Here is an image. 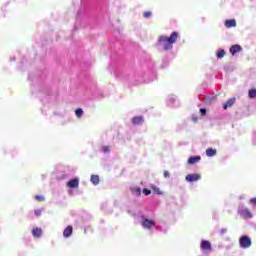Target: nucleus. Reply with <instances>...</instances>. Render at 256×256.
<instances>
[{
  "label": "nucleus",
  "instance_id": "14",
  "mask_svg": "<svg viewBox=\"0 0 256 256\" xmlns=\"http://www.w3.org/2000/svg\"><path fill=\"white\" fill-rule=\"evenodd\" d=\"M32 235L33 237H41V235H43V230H41V228H34L32 230Z\"/></svg>",
  "mask_w": 256,
  "mask_h": 256
},
{
  "label": "nucleus",
  "instance_id": "4",
  "mask_svg": "<svg viewBox=\"0 0 256 256\" xmlns=\"http://www.w3.org/2000/svg\"><path fill=\"white\" fill-rule=\"evenodd\" d=\"M199 179H201L200 174H188L186 176V181H188V183H193L195 181H199Z\"/></svg>",
  "mask_w": 256,
  "mask_h": 256
},
{
  "label": "nucleus",
  "instance_id": "5",
  "mask_svg": "<svg viewBox=\"0 0 256 256\" xmlns=\"http://www.w3.org/2000/svg\"><path fill=\"white\" fill-rule=\"evenodd\" d=\"M67 187H69L70 189H77V187H79V178H74L68 181Z\"/></svg>",
  "mask_w": 256,
  "mask_h": 256
},
{
  "label": "nucleus",
  "instance_id": "21",
  "mask_svg": "<svg viewBox=\"0 0 256 256\" xmlns=\"http://www.w3.org/2000/svg\"><path fill=\"white\" fill-rule=\"evenodd\" d=\"M151 15H152L151 11H146L143 13V17H145V19H149Z\"/></svg>",
  "mask_w": 256,
  "mask_h": 256
},
{
  "label": "nucleus",
  "instance_id": "18",
  "mask_svg": "<svg viewBox=\"0 0 256 256\" xmlns=\"http://www.w3.org/2000/svg\"><path fill=\"white\" fill-rule=\"evenodd\" d=\"M248 97L249 99H256V89H250L248 91Z\"/></svg>",
  "mask_w": 256,
  "mask_h": 256
},
{
  "label": "nucleus",
  "instance_id": "30",
  "mask_svg": "<svg viewBox=\"0 0 256 256\" xmlns=\"http://www.w3.org/2000/svg\"><path fill=\"white\" fill-rule=\"evenodd\" d=\"M163 175L165 178L170 177L169 171H167V170L164 171Z\"/></svg>",
  "mask_w": 256,
  "mask_h": 256
},
{
  "label": "nucleus",
  "instance_id": "27",
  "mask_svg": "<svg viewBox=\"0 0 256 256\" xmlns=\"http://www.w3.org/2000/svg\"><path fill=\"white\" fill-rule=\"evenodd\" d=\"M34 213L36 217H41V210H35Z\"/></svg>",
  "mask_w": 256,
  "mask_h": 256
},
{
  "label": "nucleus",
  "instance_id": "17",
  "mask_svg": "<svg viewBox=\"0 0 256 256\" xmlns=\"http://www.w3.org/2000/svg\"><path fill=\"white\" fill-rule=\"evenodd\" d=\"M90 180L93 185H99V175H92Z\"/></svg>",
  "mask_w": 256,
  "mask_h": 256
},
{
  "label": "nucleus",
  "instance_id": "25",
  "mask_svg": "<svg viewBox=\"0 0 256 256\" xmlns=\"http://www.w3.org/2000/svg\"><path fill=\"white\" fill-rule=\"evenodd\" d=\"M102 151L103 153H109V146H103Z\"/></svg>",
  "mask_w": 256,
  "mask_h": 256
},
{
  "label": "nucleus",
  "instance_id": "11",
  "mask_svg": "<svg viewBox=\"0 0 256 256\" xmlns=\"http://www.w3.org/2000/svg\"><path fill=\"white\" fill-rule=\"evenodd\" d=\"M225 27H227V29H231V27H237V21H235V19L226 20Z\"/></svg>",
  "mask_w": 256,
  "mask_h": 256
},
{
  "label": "nucleus",
  "instance_id": "3",
  "mask_svg": "<svg viewBox=\"0 0 256 256\" xmlns=\"http://www.w3.org/2000/svg\"><path fill=\"white\" fill-rule=\"evenodd\" d=\"M238 213L241 215V217H243V219H253V214L249 208H242L238 210Z\"/></svg>",
  "mask_w": 256,
  "mask_h": 256
},
{
  "label": "nucleus",
  "instance_id": "6",
  "mask_svg": "<svg viewBox=\"0 0 256 256\" xmlns=\"http://www.w3.org/2000/svg\"><path fill=\"white\" fill-rule=\"evenodd\" d=\"M202 251H211L213 247L211 246V242L207 240H203L200 245Z\"/></svg>",
  "mask_w": 256,
  "mask_h": 256
},
{
  "label": "nucleus",
  "instance_id": "9",
  "mask_svg": "<svg viewBox=\"0 0 256 256\" xmlns=\"http://www.w3.org/2000/svg\"><path fill=\"white\" fill-rule=\"evenodd\" d=\"M153 225H155V222L153 220L144 219L142 221V227H144V229H151Z\"/></svg>",
  "mask_w": 256,
  "mask_h": 256
},
{
  "label": "nucleus",
  "instance_id": "1",
  "mask_svg": "<svg viewBox=\"0 0 256 256\" xmlns=\"http://www.w3.org/2000/svg\"><path fill=\"white\" fill-rule=\"evenodd\" d=\"M177 39H179V32H172L169 37L165 35L159 36L157 43L162 51H171L173 45L177 43Z\"/></svg>",
  "mask_w": 256,
  "mask_h": 256
},
{
  "label": "nucleus",
  "instance_id": "28",
  "mask_svg": "<svg viewBox=\"0 0 256 256\" xmlns=\"http://www.w3.org/2000/svg\"><path fill=\"white\" fill-rule=\"evenodd\" d=\"M225 233H227V229L223 228L220 230V235H225Z\"/></svg>",
  "mask_w": 256,
  "mask_h": 256
},
{
  "label": "nucleus",
  "instance_id": "8",
  "mask_svg": "<svg viewBox=\"0 0 256 256\" xmlns=\"http://www.w3.org/2000/svg\"><path fill=\"white\" fill-rule=\"evenodd\" d=\"M241 51H243V48L239 44H236L230 47L231 55H235L236 53H239Z\"/></svg>",
  "mask_w": 256,
  "mask_h": 256
},
{
  "label": "nucleus",
  "instance_id": "13",
  "mask_svg": "<svg viewBox=\"0 0 256 256\" xmlns=\"http://www.w3.org/2000/svg\"><path fill=\"white\" fill-rule=\"evenodd\" d=\"M233 105H235V98H230L223 104V109H229V107H233Z\"/></svg>",
  "mask_w": 256,
  "mask_h": 256
},
{
  "label": "nucleus",
  "instance_id": "12",
  "mask_svg": "<svg viewBox=\"0 0 256 256\" xmlns=\"http://www.w3.org/2000/svg\"><path fill=\"white\" fill-rule=\"evenodd\" d=\"M201 161V156H192L188 159L189 165H195V163H199Z\"/></svg>",
  "mask_w": 256,
  "mask_h": 256
},
{
  "label": "nucleus",
  "instance_id": "15",
  "mask_svg": "<svg viewBox=\"0 0 256 256\" xmlns=\"http://www.w3.org/2000/svg\"><path fill=\"white\" fill-rule=\"evenodd\" d=\"M206 155L207 157H215V155H217V150L213 148H208L206 150Z\"/></svg>",
  "mask_w": 256,
  "mask_h": 256
},
{
  "label": "nucleus",
  "instance_id": "23",
  "mask_svg": "<svg viewBox=\"0 0 256 256\" xmlns=\"http://www.w3.org/2000/svg\"><path fill=\"white\" fill-rule=\"evenodd\" d=\"M200 113H201L202 117H204V115H207V110L205 108H201Z\"/></svg>",
  "mask_w": 256,
  "mask_h": 256
},
{
  "label": "nucleus",
  "instance_id": "22",
  "mask_svg": "<svg viewBox=\"0 0 256 256\" xmlns=\"http://www.w3.org/2000/svg\"><path fill=\"white\" fill-rule=\"evenodd\" d=\"M35 199H36V201H39V202L45 201V197H43V196H41V195H36V196H35Z\"/></svg>",
  "mask_w": 256,
  "mask_h": 256
},
{
  "label": "nucleus",
  "instance_id": "10",
  "mask_svg": "<svg viewBox=\"0 0 256 256\" xmlns=\"http://www.w3.org/2000/svg\"><path fill=\"white\" fill-rule=\"evenodd\" d=\"M71 235H73V226H68L64 229L63 236L69 238Z\"/></svg>",
  "mask_w": 256,
  "mask_h": 256
},
{
  "label": "nucleus",
  "instance_id": "2",
  "mask_svg": "<svg viewBox=\"0 0 256 256\" xmlns=\"http://www.w3.org/2000/svg\"><path fill=\"white\" fill-rule=\"evenodd\" d=\"M239 245L241 249H249L251 245H253V242H251V238L247 235H243L239 238Z\"/></svg>",
  "mask_w": 256,
  "mask_h": 256
},
{
  "label": "nucleus",
  "instance_id": "26",
  "mask_svg": "<svg viewBox=\"0 0 256 256\" xmlns=\"http://www.w3.org/2000/svg\"><path fill=\"white\" fill-rule=\"evenodd\" d=\"M250 203L256 207V197L250 199Z\"/></svg>",
  "mask_w": 256,
  "mask_h": 256
},
{
  "label": "nucleus",
  "instance_id": "29",
  "mask_svg": "<svg viewBox=\"0 0 256 256\" xmlns=\"http://www.w3.org/2000/svg\"><path fill=\"white\" fill-rule=\"evenodd\" d=\"M192 121L194 123H197V121H199V118L197 116H192Z\"/></svg>",
  "mask_w": 256,
  "mask_h": 256
},
{
  "label": "nucleus",
  "instance_id": "24",
  "mask_svg": "<svg viewBox=\"0 0 256 256\" xmlns=\"http://www.w3.org/2000/svg\"><path fill=\"white\" fill-rule=\"evenodd\" d=\"M143 193H144V195H151V190L144 188Z\"/></svg>",
  "mask_w": 256,
  "mask_h": 256
},
{
  "label": "nucleus",
  "instance_id": "19",
  "mask_svg": "<svg viewBox=\"0 0 256 256\" xmlns=\"http://www.w3.org/2000/svg\"><path fill=\"white\" fill-rule=\"evenodd\" d=\"M217 59H223V57H225V50L221 49L217 52L216 55Z\"/></svg>",
  "mask_w": 256,
  "mask_h": 256
},
{
  "label": "nucleus",
  "instance_id": "16",
  "mask_svg": "<svg viewBox=\"0 0 256 256\" xmlns=\"http://www.w3.org/2000/svg\"><path fill=\"white\" fill-rule=\"evenodd\" d=\"M131 191L133 195H136V197H141V188L134 187V188H131Z\"/></svg>",
  "mask_w": 256,
  "mask_h": 256
},
{
  "label": "nucleus",
  "instance_id": "20",
  "mask_svg": "<svg viewBox=\"0 0 256 256\" xmlns=\"http://www.w3.org/2000/svg\"><path fill=\"white\" fill-rule=\"evenodd\" d=\"M75 115H76V117H78V118L83 117V109H81V108L76 109Z\"/></svg>",
  "mask_w": 256,
  "mask_h": 256
},
{
  "label": "nucleus",
  "instance_id": "7",
  "mask_svg": "<svg viewBox=\"0 0 256 256\" xmlns=\"http://www.w3.org/2000/svg\"><path fill=\"white\" fill-rule=\"evenodd\" d=\"M133 125H143L145 123V119L143 116H135L132 118Z\"/></svg>",
  "mask_w": 256,
  "mask_h": 256
}]
</instances>
